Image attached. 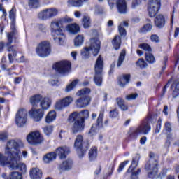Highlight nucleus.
Masks as SVG:
<instances>
[{
	"instance_id": "nucleus-1",
	"label": "nucleus",
	"mask_w": 179,
	"mask_h": 179,
	"mask_svg": "<svg viewBox=\"0 0 179 179\" xmlns=\"http://www.w3.org/2000/svg\"><path fill=\"white\" fill-rule=\"evenodd\" d=\"M19 148H23V142L22 140H10L7 142L5 153L8 157L0 152V166L4 167L7 166L9 169H16V165L13 164V159L16 150Z\"/></svg>"
},
{
	"instance_id": "nucleus-2",
	"label": "nucleus",
	"mask_w": 179,
	"mask_h": 179,
	"mask_svg": "<svg viewBox=\"0 0 179 179\" xmlns=\"http://www.w3.org/2000/svg\"><path fill=\"white\" fill-rule=\"evenodd\" d=\"M72 18L66 16L60 20H54L50 24V30L54 41L62 45L65 34H64V23H71Z\"/></svg>"
},
{
	"instance_id": "nucleus-3",
	"label": "nucleus",
	"mask_w": 179,
	"mask_h": 179,
	"mask_svg": "<svg viewBox=\"0 0 179 179\" xmlns=\"http://www.w3.org/2000/svg\"><path fill=\"white\" fill-rule=\"evenodd\" d=\"M91 90L90 88H83L76 93V96H78V98L75 104L78 108H85L87 107L89 104H90V101H92V99L89 96Z\"/></svg>"
},
{
	"instance_id": "nucleus-4",
	"label": "nucleus",
	"mask_w": 179,
	"mask_h": 179,
	"mask_svg": "<svg viewBox=\"0 0 179 179\" xmlns=\"http://www.w3.org/2000/svg\"><path fill=\"white\" fill-rule=\"evenodd\" d=\"M150 132V124L148 122H143L135 129H130L129 137L131 141L138 139L139 135H148Z\"/></svg>"
},
{
	"instance_id": "nucleus-5",
	"label": "nucleus",
	"mask_w": 179,
	"mask_h": 179,
	"mask_svg": "<svg viewBox=\"0 0 179 179\" xmlns=\"http://www.w3.org/2000/svg\"><path fill=\"white\" fill-rule=\"evenodd\" d=\"M104 61L103 57L100 55L95 63L94 71L95 75L94 77V82L96 86H101L103 83V66Z\"/></svg>"
},
{
	"instance_id": "nucleus-6",
	"label": "nucleus",
	"mask_w": 179,
	"mask_h": 179,
	"mask_svg": "<svg viewBox=\"0 0 179 179\" xmlns=\"http://www.w3.org/2000/svg\"><path fill=\"white\" fill-rule=\"evenodd\" d=\"M69 121H70V122H73L72 127L73 134L82 132V131L85 129V122L83 121V118H81L77 112H73L70 115Z\"/></svg>"
},
{
	"instance_id": "nucleus-7",
	"label": "nucleus",
	"mask_w": 179,
	"mask_h": 179,
	"mask_svg": "<svg viewBox=\"0 0 179 179\" xmlns=\"http://www.w3.org/2000/svg\"><path fill=\"white\" fill-rule=\"evenodd\" d=\"M36 54L41 57L42 58H45V57H48L50 54H51V44L50 41H43L41 42L36 49Z\"/></svg>"
},
{
	"instance_id": "nucleus-8",
	"label": "nucleus",
	"mask_w": 179,
	"mask_h": 179,
	"mask_svg": "<svg viewBox=\"0 0 179 179\" xmlns=\"http://www.w3.org/2000/svg\"><path fill=\"white\" fill-rule=\"evenodd\" d=\"M74 148L78 152L79 157H83L86 153V150L89 149L87 146L85 147V142H83V136L78 135L74 143Z\"/></svg>"
},
{
	"instance_id": "nucleus-9",
	"label": "nucleus",
	"mask_w": 179,
	"mask_h": 179,
	"mask_svg": "<svg viewBox=\"0 0 179 179\" xmlns=\"http://www.w3.org/2000/svg\"><path fill=\"white\" fill-rule=\"evenodd\" d=\"M27 142L30 143V145H40V143H43L44 142V137L41 136L40 131H31L27 136Z\"/></svg>"
},
{
	"instance_id": "nucleus-10",
	"label": "nucleus",
	"mask_w": 179,
	"mask_h": 179,
	"mask_svg": "<svg viewBox=\"0 0 179 179\" xmlns=\"http://www.w3.org/2000/svg\"><path fill=\"white\" fill-rule=\"evenodd\" d=\"M15 122L19 128L23 127V126L27 122V110L26 109L21 108L17 110Z\"/></svg>"
},
{
	"instance_id": "nucleus-11",
	"label": "nucleus",
	"mask_w": 179,
	"mask_h": 179,
	"mask_svg": "<svg viewBox=\"0 0 179 179\" xmlns=\"http://www.w3.org/2000/svg\"><path fill=\"white\" fill-rule=\"evenodd\" d=\"M159 161L156 159L151 158L148 163L146 164L145 169L148 170V177L152 178V176H156L159 171Z\"/></svg>"
},
{
	"instance_id": "nucleus-12",
	"label": "nucleus",
	"mask_w": 179,
	"mask_h": 179,
	"mask_svg": "<svg viewBox=\"0 0 179 179\" xmlns=\"http://www.w3.org/2000/svg\"><path fill=\"white\" fill-rule=\"evenodd\" d=\"M53 69L59 73H66L71 69V62L66 60L58 62L53 65Z\"/></svg>"
},
{
	"instance_id": "nucleus-13",
	"label": "nucleus",
	"mask_w": 179,
	"mask_h": 179,
	"mask_svg": "<svg viewBox=\"0 0 179 179\" xmlns=\"http://www.w3.org/2000/svg\"><path fill=\"white\" fill-rule=\"evenodd\" d=\"M72 101H73V98L72 96H65L62 99H59L55 105V108L57 111H61V110H64V108H66V107H69L71 104H72Z\"/></svg>"
},
{
	"instance_id": "nucleus-14",
	"label": "nucleus",
	"mask_w": 179,
	"mask_h": 179,
	"mask_svg": "<svg viewBox=\"0 0 179 179\" xmlns=\"http://www.w3.org/2000/svg\"><path fill=\"white\" fill-rule=\"evenodd\" d=\"M13 161V164H15L16 168H10V170H20L22 173H26V164L20 162V151L19 150H15V157Z\"/></svg>"
},
{
	"instance_id": "nucleus-15",
	"label": "nucleus",
	"mask_w": 179,
	"mask_h": 179,
	"mask_svg": "<svg viewBox=\"0 0 179 179\" xmlns=\"http://www.w3.org/2000/svg\"><path fill=\"white\" fill-rule=\"evenodd\" d=\"M18 37L17 30H16V25H15V23H13L10 25V31L6 33L7 41L6 43V45L7 47L12 45L13 41L17 40Z\"/></svg>"
},
{
	"instance_id": "nucleus-16",
	"label": "nucleus",
	"mask_w": 179,
	"mask_h": 179,
	"mask_svg": "<svg viewBox=\"0 0 179 179\" xmlns=\"http://www.w3.org/2000/svg\"><path fill=\"white\" fill-rule=\"evenodd\" d=\"M101 44V43L100 40H99V38H92L90 39L88 48H90V50L93 57H97L99 52H100Z\"/></svg>"
},
{
	"instance_id": "nucleus-17",
	"label": "nucleus",
	"mask_w": 179,
	"mask_h": 179,
	"mask_svg": "<svg viewBox=\"0 0 179 179\" xmlns=\"http://www.w3.org/2000/svg\"><path fill=\"white\" fill-rule=\"evenodd\" d=\"M29 115L33 121L35 122H39V121H41L44 117V110H43V109L32 108L29 111Z\"/></svg>"
},
{
	"instance_id": "nucleus-18",
	"label": "nucleus",
	"mask_w": 179,
	"mask_h": 179,
	"mask_svg": "<svg viewBox=\"0 0 179 179\" xmlns=\"http://www.w3.org/2000/svg\"><path fill=\"white\" fill-rule=\"evenodd\" d=\"M115 3L118 13L120 15H127L128 13V7L125 0H116Z\"/></svg>"
},
{
	"instance_id": "nucleus-19",
	"label": "nucleus",
	"mask_w": 179,
	"mask_h": 179,
	"mask_svg": "<svg viewBox=\"0 0 179 179\" xmlns=\"http://www.w3.org/2000/svg\"><path fill=\"white\" fill-rule=\"evenodd\" d=\"M56 155L59 156V159H66V156L71 153L69 148L66 146L59 147L55 151Z\"/></svg>"
},
{
	"instance_id": "nucleus-20",
	"label": "nucleus",
	"mask_w": 179,
	"mask_h": 179,
	"mask_svg": "<svg viewBox=\"0 0 179 179\" xmlns=\"http://www.w3.org/2000/svg\"><path fill=\"white\" fill-rule=\"evenodd\" d=\"M129 79H131V75L125 74L118 78V85L120 87H125L126 85L129 83Z\"/></svg>"
},
{
	"instance_id": "nucleus-21",
	"label": "nucleus",
	"mask_w": 179,
	"mask_h": 179,
	"mask_svg": "<svg viewBox=\"0 0 179 179\" xmlns=\"http://www.w3.org/2000/svg\"><path fill=\"white\" fill-rule=\"evenodd\" d=\"M31 179H41L43 177V172L38 168H33L29 173Z\"/></svg>"
},
{
	"instance_id": "nucleus-22",
	"label": "nucleus",
	"mask_w": 179,
	"mask_h": 179,
	"mask_svg": "<svg viewBox=\"0 0 179 179\" xmlns=\"http://www.w3.org/2000/svg\"><path fill=\"white\" fill-rule=\"evenodd\" d=\"M66 30L71 34H78L80 31V27L76 23L69 24L66 27Z\"/></svg>"
},
{
	"instance_id": "nucleus-23",
	"label": "nucleus",
	"mask_w": 179,
	"mask_h": 179,
	"mask_svg": "<svg viewBox=\"0 0 179 179\" xmlns=\"http://www.w3.org/2000/svg\"><path fill=\"white\" fill-rule=\"evenodd\" d=\"M166 21L164 20V16L163 15H158L155 20V24L158 29L164 27Z\"/></svg>"
},
{
	"instance_id": "nucleus-24",
	"label": "nucleus",
	"mask_w": 179,
	"mask_h": 179,
	"mask_svg": "<svg viewBox=\"0 0 179 179\" xmlns=\"http://www.w3.org/2000/svg\"><path fill=\"white\" fill-rule=\"evenodd\" d=\"M57 159V153L55 152H49L43 156V160L44 163L48 164L54 162Z\"/></svg>"
},
{
	"instance_id": "nucleus-25",
	"label": "nucleus",
	"mask_w": 179,
	"mask_h": 179,
	"mask_svg": "<svg viewBox=\"0 0 179 179\" xmlns=\"http://www.w3.org/2000/svg\"><path fill=\"white\" fill-rule=\"evenodd\" d=\"M8 51L10 52L8 54V59L10 62H13V58H16V55H17V50H16V48L14 45H11L8 48Z\"/></svg>"
},
{
	"instance_id": "nucleus-26",
	"label": "nucleus",
	"mask_w": 179,
	"mask_h": 179,
	"mask_svg": "<svg viewBox=\"0 0 179 179\" xmlns=\"http://www.w3.org/2000/svg\"><path fill=\"white\" fill-rule=\"evenodd\" d=\"M43 96L41 94H36L30 98V103L33 107H38V103L43 100Z\"/></svg>"
},
{
	"instance_id": "nucleus-27",
	"label": "nucleus",
	"mask_w": 179,
	"mask_h": 179,
	"mask_svg": "<svg viewBox=\"0 0 179 179\" xmlns=\"http://www.w3.org/2000/svg\"><path fill=\"white\" fill-rule=\"evenodd\" d=\"M103 118H104V113L102 112L99 115L96 124H93L92 128H94L95 129H101V128H103Z\"/></svg>"
},
{
	"instance_id": "nucleus-28",
	"label": "nucleus",
	"mask_w": 179,
	"mask_h": 179,
	"mask_svg": "<svg viewBox=\"0 0 179 179\" xmlns=\"http://www.w3.org/2000/svg\"><path fill=\"white\" fill-rule=\"evenodd\" d=\"M51 99L48 97H43L40 103V106L42 110H48V108L51 106Z\"/></svg>"
},
{
	"instance_id": "nucleus-29",
	"label": "nucleus",
	"mask_w": 179,
	"mask_h": 179,
	"mask_svg": "<svg viewBox=\"0 0 179 179\" xmlns=\"http://www.w3.org/2000/svg\"><path fill=\"white\" fill-rule=\"evenodd\" d=\"M159 8L150 6V0L148 1V15L150 17H155L156 15H157V13L159 12Z\"/></svg>"
},
{
	"instance_id": "nucleus-30",
	"label": "nucleus",
	"mask_w": 179,
	"mask_h": 179,
	"mask_svg": "<svg viewBox=\"0 0 179 179\" xmlns=\"http://www.w3.org/2000/svg\"><path fill=\"white\" fill-rule=\"evenodd\" d=\"M116 102L118 107L122 110V111H127L128 110V105L125 103V101L124 99L121 97L116 98Z\"/></svg>"
},
{
	"instance_id": "nucleus-31",
	"label": "nucleus",
	"mask_w": 179,
	"mask_h": 179,
	"mask_svg": "<svg viewBox=\"0 0 179 179\" xmlns=\"http://www.w3.org/2000/svg\"><path fill=\"white\" fill-rule=\"evenodd\" d=\"M171 89L173 90V99L178 97L179 96V80H178L174 81V83L172 84L171 87Z\"/></svg>"
},
{
	"instance_id": "nucleus-32",
	"label": "nucleus",
	"mask_w": 179,
	"mask_h": 179,
	"mask_svg": "<svg viewBox=\"0 0 179 179\" xmlns=\"http://www.w3.org/2000/svg\"><path fill=\"white\" fill-rule=\"evenodd\" d=\"M73 162L72 159H68L63 162V163L60 165L61 170L69 171L72 169Z\"/></svg>"
},
{
	"instance_id": "nucleus-33",
	"label": "nucleus",
	"mask_w": 179,
	"mask_h": 179,
	"mask_svg": "<svg viewBox=\"0 0 179 179\" xmlns=\"http://www.w3.org/2000/svg\"><path fill=\"white\" fill-rule=\"evenodd\" d=\"M141 157L139 155H136L135 158L133 159L131 166L129 167L127 170V173H131L134 169L138 167V163L139 162V159Z\"/></svg>"
},
{
	"instance_id": "nucleus-34",
	"label": "nucleus",
	"mask_w": 179,
	"mask_h": 179,
	"mask_svg": "<svg viewBox=\"0 0 179 179\" xmlns=\"http://www.w3.org/2000/svg\"><path fill=\"white\" fill-rule=\"evenodd\" d=\"M57 118V113L55 110H51L49 112L45 117V122L50 124V122H52L54 120Z\"/></svg>"
},
{
	"instance_id": "nucleus-35",
	"label": "nucleus",
	"mask_w": 179,
	"mask_h": 179,
	"mask_svg": "<svg viewBox=\"0 0 179 179\" xmlns=\"http://www.w3.org/2000/svg\"><path fill=\"white\" fill-rule=\"evenodd\" d=\"M125 27H128V22L124 21L118 26V30L120 36H127Z\"/></svg>"
},
{
	"instance_id": "nucleus-36",
	"label": "nucleus",
	"mask_w": 179,
	"mask_h": 179,
	"mask_svg": "<svg viewBox=\"0 0 179 179\" xmlns=\"http://www.w3.org/2000/svg\"><path fill=\"white\" fill-rule=\"evenodd\" d=\"M152 31V25L150 23H147L144 24L142 27H141L138 30V32L141 34H146V33H149V31Z\"/></svg>"
},
{
	"instance_id": "nucleus-37",
	"label": "nucleus",
	"mask_w": 179,
	"mask_h": 179,
	"mask_svg": "<svg viewBox=\"0 0 179 179\" xmlns=\"http://www.w3.org/2000/svg\"><path fill=\"white\" fill-rule=\"evenodd\" d=\"M126 54H127V52L125 51V50H122L121 51L117 59V68H120L122 65V64H124Z\"/></svg>"
},
{
	"instance_id": "nucleus-38",
	"label": "nucleus",
	"mask_w": 179,
	"mask_h": 179,
	"mask_svg": "<svg viewBox=\"0 0 179 179\" xmlns=\"http://www.w3.org/2000/svg\"><path fill=\"white\" fill-rule=\"evenodd\" d=\"M112 44L115 50H120V47H121V36H115L113 40L112 41Z\"/></svg>"
},
{
	"instance_id": "nucleus-39",
	"label": "nucleus",
	"mask_w": 179,
	"mask_h": 179,
	"mask_svg": "<svg viewBox=\"0 0 179 179\" xmlns=\"http://www.w3.org/2000/svg\"><path fill=\"white\" fill-rule=\"evenodd\" d=\"M84 41L85 37L83 36V35H78L74 39L75 47H80V45L83 44Z\"/></svg>"
},
{
	"instance_id": "nucleus-40",
	"label": "nucleus",
	"mask_w": 179,
	"mask_h": 179,
	"mask_svg": "<svg viewBox=\"0 0 179 179\" xmlns=\"http://www.w3.org/2000/svg\"><path fill=\"white\" fill-rule=\"evenodd\" d=\"M90 48L85 47L83 50H81V56L83 59H87V58H90Z\"/></svg>"
},
{
	"instance_id": "nucleus-41",
	"label": "nucleus",
	"mask_w": 179,
	"mask_h": 179,
	"mask_svg": "<svg viewBox=\"0 0 179 179\" xmlns=\"http://www.w3.org/2000/svg\"><path fill=\"white\" fill-rule=\"evenodd\" d=\"M9 17L12 20L11 24L16 26V8L13 7L9 13Z\"/></svg>"
},
{
	"instance_id": "nucleus-42",
	"label": "nucleus",
	"mask_w": 179,
	"mask_h": 179,
	"mask_svg": "<svg viewBox=\"0 0 179 179\" xmlns=\"http://www.w3.org/2000/svg\"><path fill=\"white\" fill-rule=\"evenodd\" d=\"M9 179H23V175L19 171H12L9 174Z\"/></svg>"
},
{
	"instance_id": "nucleus-43",
	"label": "nucleus",
	"mask_w": 179,
	"mask_h": 179,
	"mask_svg": "<svg viewBox=\"0 0 179 179\" xmlns=\"http://www.w3.org/2000/svg\"><path fill=\"white\" fill-rule=\"evenodd\" d=\"M46 12L48 19H51V17H54V16L58 15V10L57 8H48L46 9Z\"/></svg>"
},
{
	"instance_id": "nucleus-44",
	"label": "nucleus",
	"mask_w": 179,
	"mask_h": 179,
	"mask_svg": "<svg viewBox=\"0 0 179 179\" xmlns=\"http://www.w3.org/2000/svg\"><path fill=\"white\" fill-rule=\"evenodd\" d=\"M96 157H97V148L93 147L89 152V159L90 160H94Z\"/></svg>"
},
{
	"instance_id": "nucleus-45",
	"label": "nucleus",
	"mask_w": 179,
	"mask_h": 179,
	"mask_svg": "<svg viewBox=\"0 0 179 179\" xmlns=\"http://www.w3.org/2000/svg\"><path fill=\"white\" fill-rule=\"evenodd\" d=\"M78 83H79V80L76 79L73 80L69 85L66 86L65 92H66L67 93L71 92V90H72L75 87V86L78 85Z\"/></svg>"
},
{
	"instance_id": "nucleus-46",
	"label": "nucleus",
	"mask_w": 179,
	"mask_h": 179,
	"mask_svg": "<svg viewBox=\"0 0 179 179\" xmlns=\"http://www.w3.org/2000/svg\"><path fill=\"white\" fill-rule=\"evenodd\" d=\"M145 59L147 62H149V64H155L156 62V59L155 58V56L153 54L147 52L145 53Z\"/></svg>"
},
{
	"instance_id": "nucleus-47",
	"label": "nucleus",
	"mask_w": 179,
	"mask_h": 179,
	"mask_svg": "<svg viewBox=\"0 0 179 179\" xmlns=\"http://www.w3.org/2000/svg\"><path fill=\"white\" fill-rule=\"evenodd\" d=\"M83 24L85 29H87L90 27L91 22H90V17L88 15H84L83 17Z\"/></svg>"
},
{
	"instance_id": "nucleus-48",
	"label": "nucleus",
	"mask_w": 179,
	"mask_h": 179,
	"mask_svg": "<svg viewBox=\"0 0 179 179\" xmlns=\"http://www.w3.org/2000/svg\"><path fill=\"white\" fill-rule=\"evenodd\" d=\"M68 3L69 6L80 7L82 6V0H69Z\"/></svg>"
},
{
	"instance_id": "nucleus-49",
	"label": "nucleus",
	"mask_w": 179,
	"mask_h": 179,
	"mask_svg": "<svg viewBox=\"0 0 179 179\" xmlns=\"http://www.w3.org/2000/svg\"><path fill=\"white\" fill-rule=\"evenodd\" d=\"M43 129L44 134L48 136L49 135H51L52 134V131H54V127L51 125H47V126H45L43 128Z\"/></svg>"
},
{
	"instance_id": "nucleus-50",
	"label": "nucleus",
	"mask_w": 179,
	"mask_h": 179,
	"mask_svg": "<svg viewBox=\"0 0 179 179\" xmlns=\"http://www.w3.org/2000/svg\"><path fill=\"white\" fill-rule=\"evenodd\" d=\"M38 17L39 19H41V20H47V19H48L47 9H45V10L41 11L38 13Z\"/></svg>"
},
{
	"instance_id": "nucleus-51",
	"label": "nucleus",
	"mask_w": 179,
	"mask_h": 179,
	"mask_svg": "<svg viewBox=\"0 0 179 179\" xmlns=\"http://www.w3.org/2000/svg\"><path fill=\"white\" fill-rule=\"evenodd\" d=\"M162 5V3L160 0H151L150 1V6H153L154 8H157L158 9H160V6Z\"/></svg>"
},
{
	"instance_id": "nucleus-52",
	"label": "nucleus",
	"mask_w": 179,
	"mask_h": 179,
	"mask_svg": "<svg viewBox=\"0 0 179 179\" xmlns=\"http://www.w3.org/2000/svg\"><path fill=\"white\" fill-rule=\"evenodd\" d=\"M136 65L137 66H139V68H141V69H143V68H146V66H148V63H146V62H145L143 59H139L136 62Z\"/></svg>"
},
{
	"instance_id": "nucleus-53",
	"label": "nucleus",
	"mask_w": 179,
	"mask_h": 179,
	"mask_svg": "<svg viewBox=\"0 0 179 179\" xmlns=\"http://www.w3.org/2000/svg\"><path fill=\"white\" fill-rule=\"evenodd\" d=\"M139 48H141V50H144V51L152 52V47H150V45L148 43H141L139 45Z\"/></svg>"
},
{
	"instance_id": "nucleus-54",
	"label": "nucleus",
	"mask_w": 179,
	"mask_h": 179,
	"mask_svg": "<svg viewBox=\"0 0 179 179\" xmlns=\"http://www.w3.org/2000/svg\"><path fill=\"white\" fill-rule=\"evenodd\" d=\"M80 117L83 118V122H85V120L89 118V111L87 110H84L80 113Z\"/></svg>"
},
{
	"instance_id": "nucleus-55",
	"label": "nucleus",
	"mask_w": 179,
	"mask_h": 179,
	"mask_svg": "<svg viewBox=\"0 0 179 179\" xmlns=\"http://www.w3.org/2000/svg\"><path fill=\"white\" fill-rule=\"evenodd\" d=\"M29 6L31 8H38V0H29Z\"/></svg>"
},
{
	"instance_id": "nucleus-56",
	"label": "nucleus",
	"mask_w": 179,
	"mask_h": 179,
	"mask_svg": "<svg viewBox=\"0 0 179 179\" xmlns=\"http://www.w3.org/2000/svg\"><path fill=\"white\" fill-rule=\"evenodd\" d=\"M129 163V160H126V161H124V162H122V163L120 164L119 168H118V169H117L118 173H121V171H122V170H124V169L125 168V166H126L127 164H128Z\"/></svg>"
},
{
	"instance_id": "nucleus-57",
	"label": "nucleus",
	"mask_w": 179,
	"mask_h": 179,
	"mask_svg": "<svg viewBox=\"0 0 179 179\" xmlns=\"http://www.w3.org/2000/svg\"><path fill=\"white\" fill-rule=\"evenodd\" d=\"M141 3H142V0H134L131 3L132 9H136V8H138Z\"/></svg>"
},
{
	"instance_id": "nucleus-58",
	"label": "nucleus",
	"mask_w": 179,
	"mask_h": 179,
	"mask_svg": "<svg viewBox=\"0 0 179 179\" xmlns=\"http://www.w3.org/2000/svg\"><path fill=\"white\" fill-rule=\"evenodd\" d=\"M138 97V93L130 94L125 96L126 100H135Z\"/></svg>"
},
{
	"instance_id": "nucleus-59",
	"label": "nucleus",
	"mask_w": 179,
	"mask_h": 179,
	"mask_svg": "<svg viewBox=\"0 0 179 179\" xmlns=\"http://www.w3.org/2000/svg\"><path fill=\"white\" fill-rule=\"evenodd\" d=\"M8 134L6 132L0 133V141L2 142H5V141H8Z\"/></svg>"
},
{
	"instance_id": "nucleus-60",
	"label": "nucleus",
	"mask_w": 179,
	"mask_h": 179,
	"mask_svg": "<svg viewBox=\"0 0 179 179\" xmlns=\"http://www.w3.org/2000/svg\"><path fill=\"white\" fill-rule=\"evenodd\" d=\"M164 128L166 132H171V123H170V122H166L164 124Z\"/></svg>"
},
{
	"instance_id": "nucleus-61",
	"label": "nucleus",
	"mask_w": 179,
	"mask_h": 179,
	"mask_svg": "<svg viewBox=\"0 0 179 179\" xmlns=\"http://www.w3.org/2000/svg\"><path fill=\"white\" fill-rule=\"evenodd\" d=\"M173 140V135L168 134L166 137V141L165 143V145L169 148L170 146V141Z\"/></svg>"
},
{
	"instance_id": "nucleus-62",
	"label": "nucleus",
	"mask_w": 179,
	"mask_h": 179,
	"mask_svg": "<svg viewBox=\"0 0 179 179\" xmlns=\"http://www.w3.org/2000/svg\"><path fill=\"white\" fill-rule=\"evenodd\" d=\"M167 174V169H164L162 172L159 173V175L158 176V178H163L164 177H166V175Z\"/></svg>"
},
{
	"instance_id": "nucleus-63",
	"label": "nucleus",
	"mask_w": 179,
	"mask_h": 179,
	"mask_svg": "<svg viewBox=\"0 0 179 179\" xmlns=\"http://www.w3.org/2000/svg\"><path fill=\"white\" fill-rule=\"evenodd\" d=\"M118 116V111L117 110H113L110 112V117L111 118H115Z\"/></svg>"
},
{
	"instance_id": "nucleus-64",
	"label": "nucleus",
	"mask_w": 179,
	"mask_h": 179,
	"mask_svg": "<svg viewBox=\"0 0 179 179\" xmlns=\"http://www.w3.org/2000/svg\"><path fill=\"white\" fill-rule=\"evenodd\" d=\"M150 40L154 43H159V36L156 34L152 35Z\"/></svg>"
}]
</instances>
